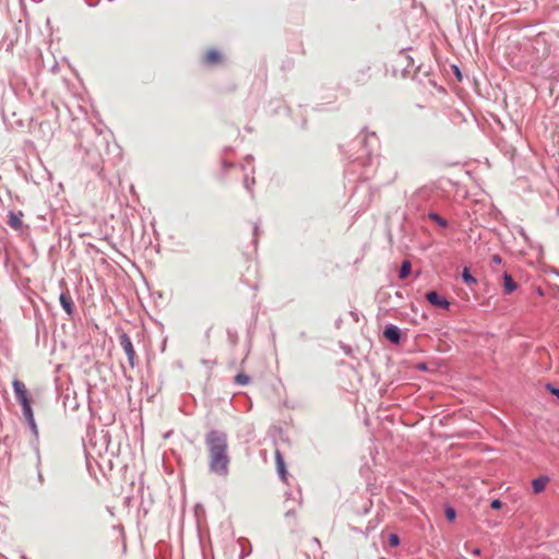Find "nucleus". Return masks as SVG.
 I'll list each match as a JSON object with an SVG mask.
<instances>
[{
	"label": "nucleus",
	"instance_id": "obj_32",
	"mask_svg": "<svg viewBox=\"0 0 559 559\" xmlns=\"http://www.w3.org/2000/svg\"><path fill=\"white\" fill-rule=\"evenodd\" d=\"M371 507H372V502L368 501L367 504L364 506L362 513L364 514L368 513Z\"/></svg>",
	"mask_w": 559,
	"mask_h": 559
},
{
	"label": "nucleus",
	"instance_id": "obj_13",
	"mask_svg": "<svg viewBox=\"0 0 559 559\" xmlns=\"http://www.w3.org/2000/svg\"><path fill=\"white\" fill-rule=\"evenodd\" d=\"M275 464L278 477L285 481L287 477L286 463L280 450L275 452Z\"/></svg>",
	"mask_w": 559,
	"mask_h": 559
},
{
	"label": "nucleus",
	"instance_id": "obj_35",
	"mask_svg": "<svg viewBox=\"0 0 559 559\" xmlns=\"http://www.w3.org/2000/svg\"><path fill=\"white\" fill-rule=\"evenodd\" d=\"M223 166L225 169H228V168L233 167V164L225 160V162H223Z\"/></svg>",
	"mask_w": 559,
	"mask_h": 559
},
{
	"label": "nucleus",
	"instance_id": "obj_37",
	"mask_svg": "<svg viewBox=\"0 0 559 559\" xmlns=\"http://www.w3.org/2000/svg\"><path fill=\"white\" fill-rule=\"evenodd\" d=\"M202 364H204V365H213V364H215V361L207 360V359H202Z\"/></svg>",
	"mask_w": 559,
	"mask_h": 559
},
{
	"label": "nucleus",
	"instance_id": "obj_25",
	"mask_svg": "<svg viewBox=\"0 0 559 559\" xmlns=\"http://www.w3.org/2000/svg\"><path fill=\"white\" fill-rule=\"evenodd\" d=\"M545 389L554 396L557 397V400H559V388L556 386L555 384H552L551 382H547L545 384Z\"/></svg>",
	"mask_w": 559,
	"mask_h": 559
},
{
	"label": "nucleus",
	"instance_id": "obj_27",
	"mask_svg": "<svg viewBox=\"0 0 559 559\" xmlns=\"http://www.w3.org/2000/svg\"><path fill=\"white\" fill-rule=\"evenodd\" d=\"M502 506H503V502L499 498L492 499L490 502V508L492 510H500L502 508Z\"/></svg>",
	"mask_w": 559,
	"mask_h": 559
},
{
	"label": "nucleus",
	"instance_id": "obj_9",
	"mask_svg": "<svg viewBox=\"0 0 559 559\" xmlns=\"http://www.w3.org/2000/svg\"><path fill=\"white\" fill-rule=\"evenodd\" d=\"M12 386H13L15 397L20 404H22V403L26 404V402L31 401L28 391L22 381L14 379L12 382Z\"/></svg>",
	"mask_w": 559,
	"mask_h": 559
},
{
	"label": "nucleus",
	"instance_id": "obj_29",
	"mask_svg": "<svg viewBox=\"0 0 559 559\" xmlns=\"http://www.w3.org/2000/svg\"><path fill=\"white\" fill-rule=\"evenodd\" d=\"M502 262V258L499 254H493L491 257V263L492 264H500Z\"/></svg>",
	"mask_w": 559,
	"mask_h": 559
},
{
	"label": "nucleus",
	"instance_id": "obj_12",
	"mask_svg": "<svg viewBox=\"0 0 559 559\" xmlns=\"http://www.w3.org/2000/svg\"><path fill=\"white\" fill-rule=\"evenodd\" d=\"M502 281H503V283H502L503 293L506 295H511L519 288L518 283L513 280V277L507 271L503 272Z\"/></svg>",
	"mask_w": 559,
	"mask_h": 559
},
{
	"label": "nucleus",
	"instance_id": "obj_42",
	"mask_svg": "<svg viewBox=\"0 0 559 559\" xmlns=\"http://www.w3.org/2000/svg\"><path fill=\"white\" fill-rule=\"evenodd\" d=\"M368 533H369V526L367 527L366 533H365L366 537L368 536Z\"/></svg>",
	"mask_w": 559,
	"mask_h": 559
},
{
	"label": "nucleus",
	"instance_id": "obj_6",
	"mask_svg": "<svg viewBox=\"0 0 559 559\" xmlns=\"http://www.w3.org/2000/svg\"><path fill=\"white\" fill-rule=\"evenodd\" d=\"M425 298L431 306L439 309L449 310L451 306L450 301L437 290H428Z\"/></svg>",
	"mask_w": 559,
	"mask_h": 559
},
{
	"label": "nucleus",
	"instance_id": "obj_26",
	"mask_svg": "<svg viewBox=\"0 0 559 559\" xmlns=\"http://www.w3.org/2000/svg\"><path fill=\"white\" fill-rule=\"evenodd\" d=\"M29 429L32 430V432L35 435V437L37 438L38 436V429H37V425L35 423V418H32V419H28L26 420Z\"/></svg>",
	"mask_w": 559,
	"mask_h": 559
},
{
	"label": "nucleus",
	"instance_id": "obj_36",
	"mask_svg": "<svg viewBox=\"0 0 559 559\" xmlns=\"http://www.w3.org/2000/svg\"><path fill=\"white\" fill-rule=\"evenodd\" d=\"M419 370H427V365L425 362H421L417 367Z\"/></svg>",
	"mask_w": 559,
	"mask_h": 559
},
{
	"label": "nucleus",
	"instance_id": "obj_31",
	"mask_svg": "<svg viewBox=\"0 0 559 559\" xmlns=\"http://www.w3.org/2000/svg\"><path fill=\"white\" fill-rule=\"evenodd\" d=\"M85 2H86V4H87L88 7H91V8H95L96 5H98L99 0H96V1H94V0H86Z\"/></svg>",
	"mask_w": 559,
	"mask_h": 559
},
{
	"label": "nucleus",
	"instance_id": "obj_46",
	"mask_svg": "<svg viewBox=\"0 0 559 559\" xmlns=\"http://www.w3.org/2000/svg\"><path fill=\"white\" fill-rule=\"evenodd\" d=\"M22 559H27V557H26V556H23V557H22Z\"/></svg>",
	"mask_w": 559,
	"mask_h": 559
},
{
	"label": "nucleus",
	"instance_id": "obj_28",
	"mask_svg": "<svg viewBox=\"0 0 559 559\" xmlns=\"http://www.w3.org/2000/svg\"><path fill=\"white\" fill-rule=\"evenodd\" d=\"M259 230H260V228H259V224H258V223H255V224L253 225V239H252V242H253V245H254L255 247H257V245H258Z\"/></svg>",
	"mask_w": 559,
	"mask_h": 559
},
{
	"label": "nucleus",
	"instance_id": "obj_10",
	"mask_svg": "<svg viewBox=\"0 0 559 559\" xmlns=\"http://www.w3.org/2000/svg\"><path fill=\"white\" fill-rule=\"evenodd\" d=\"M59 301L60 306L66 311L69 319H71L74 313L75 306L69 290L61 292V294L59 295Z\"/></svg>",
	"mask_w": 559,
	"mask_h": 559
},
{
	"label": "nucleus",
	"instance_id": "obj_34",
	"mask_svg": "<svg viewBox=\"0 0 559 559\" xmlns=\"http://www.w3.org/2000/svg\"><path fill=\"white\" fill-rule=\"evenodd\" d=\"M246 162H247L248 164H251V163L253 162V156H252V155H250V154H249V155H247V156H246Z\"/></svg>",
	"mask_w": 559,
	"mask_h": 559
},
{
	"label": "nucleus",
	"instance_id": "obj_39",
	"mask_svg": "<svg viewBox=\"0 0 559 559\" xmlns=\"http://www.w3.org/2000/svg\"><path fill=\"white\" fill-rule=\"evenodd\" d=\"M299 337H300L301 340H306V338H307V334H306V332H300V333H299Z\"/></svg>",
	"mask_w": 559,
	"mask_h": 559
},
{
	"label": "nucleus",
	"instance_id": "obj_4",
	"mask_svg": "<svg viewBox=\"0 0 559 559\" xmlns=\"http://www.w3.org/2000/svg\"><path fill=\"white\" fill-rule=\"evenodd\" d=\"M110 444V435L108 431L102 430L99 435H95L91 439V447L95 450L99 455L103 452H108Z\"/></svg>",
	"mask_w": 559,
	"mask_h": 559
},
{
	"label": "nucleus",
	"instance_id": "obj_41",
	"mask_svg": "<svg viewBox=\"0 0 559 559\" xmlns=\"http://www.w3.org/2000/svg\"><path fill=\"white\" fill-rule=\"evenodd\" d=\"M472 554L473 555H479L480 554V549L479 548H475Z\"/></svg>",
	"mask_w": 559,
	"mask_h": 559
},
{
	"label": "nucleus",
	"instance_id": "obj_18",
	"mask_svg": "<svg viewBox=\"0 0 559 559\" xmlns=\"http://www.w3.org/2000/svg\"><path fill=\"white\" fill-rule=\"evenodd\" d=\"M412 273V263L409 260H403L399 270V278L405 280Z\"/></svg>",
	"mask_w": 559,
	"mask_h": 559
},
{
	"label": "nucleus",
	"instance_id": "obj_33",
	"mask_svg": "<svg viewBox=\"0 0 559 559\" xmlns=\"http://www.w3.org/2000/svg\"><path fill=\"white\" fill-rule=\"evenodd\" d=\"M296 512L294 509H288L285 513L286 518L295 516Z\"/></svg>",
	"mask_w": 559,
	"mask_h": 559
},
{
	"label": "nucleus",
	"instance_id": "obj_44",
	"mask_svg": "<svg viewBox=\"0 0 559 559\" xmlns=\"http://www.w3.org/2000/svg\"><path fill=\"white\" fill-rule=\"evenodd\" d=\"M170 433H171V432H167L164 437H165V438H168V437H170Z\"/></svg>",
	"mask_w": 559,
	"mask_h": 559
},
{
	"label": "nucleus",
	"instance_id": "obj_7",
	"mask_svg": "<svg viewBox=\"0 0 559 559\" xmlns=\"http://www.w3.org/2000/svg\"><path fill=\"white\" fill-rule=\"evenodd\" d=\"M382 334L389 342H391L394 345L401 344L403 338L402 330L397 325L392 323H389L384 326Z\"/></svg>",
	"mask_w": 559,
	"mask_h": 559
},
{
	"label": "nucleus",
	"instance_id": "obj_40",
	"mask_svg": "<svg viewBox=\"0 0 559 559\" xmlns=\"http://www.w3.org/2000/svg\"><path fill=\"white\" fill-rule=\"evenodd\" d=\"M38 480L40 483H44V476H43V474L40 472L38 473Z\"/></svg>",
	"mask_w": 559,
	"mask_h": 559
},
{
	"label": "nucleus",
	"instance_id": "obj_22",
	"mask_svg": "<svg viewBox=\"0 0 559 559\" xmlns=\"http://www.w3.org/2000/svg\"><path fill=\"white\" fill-rule=\"evenodd\" d=\"M254 183H255L254 177L249 179L248 175L245 176V178H243V186L248 190V192L251 194V198L254 197V193H253V185Z\"/></svg>",
	"mask_w": 559,
	"mask_h": 559
},
{
	"label": "nucleus",
	"instance_id": "obj_19",
	"mask_svg": "<svg viewBox=\"0 0 559 559\" xmlns=\"http://www.w3.org/2000/svg\"><path fill=\"white\" fill-rule=\"evenodd\" d=\"M427 217L431 221H433L435 223H437L440 227L442 228H447L449 226V223L445 218H443L440 214H438L437 212H429L427 214Z\"/></svg>",
	"mask_w": 559,
	"mask_h": 559
},
{
	"label": "nucleus",
	"instance_id": "obj_38",
	"mask_svg": "<svg viewBox=\"0 0 559 559\" xmlns=\"http://www.w3.org/2000/svg\"><path fill=\"white\" fill-rule=\"evenodd\" d=\"M349 530H350V531H353V532H359V533H361V531H360L358 527L353 526V525H349Z\"/></svg>",
	"mask_w": 559,
	"mask_h": 559
},
{
	"label": "nucleus",
	"instance_id": "obj_2",
	"mask_svg": "<svg viewBox=\"0 0 559 559\" xmlns=\"http://www.w3.org/2000/svg\"><path fill=\"white\" fill-rule=\"evenodd\" d=\"M413 58L405 52L404 49L400 50L393 66L394 73L397 71L402 72L403 78H407L409 74V68L413 67Z\"/></svg>",
	"mask_w": 559,
	"mask_h": 559
},
{
	"label": "nucleus",
	"instance_id": "obj_5",
	"mask_svg": "<svg viewBox=\"0 0 559 559\" xmlns=\"http://www.w3.org/2000/svg\"><path fill=\"white\" fill-rule=\"evenodd\" d=\"M119 344L128 357L130 367L133 368L135 360V350L130 336L123 331H121V333L119 334Z\"/></svg>",
	"mask_w": 559,
	"mask_h": 559
},
{
	"label": "nucleus",
	"instance_id": "obj_8",
	"mask_svg": "<svg viewBox=\"0 0 559 559\" xmlns=\"http://www.w3.org/2000/svg\"><path fill=\"white\" fill-rule=\"evenodd\" d=\"M23 213L22 212H14L10 211L8 215V225L13 228L14 230H19L21 234L24 233V230H28V226H25L22 221Z\"/></svg>",
	"mask_w": 559,
	"mask_h": 559
},
{
	"label": "nucleus",
	"instance_id": "obj_30",
	"mask_svg": "<svg viewBox=\"0 0 559 559\" xmlns=\"http://www.w3.org/2000/svg\"><path fill=\"white\" fill-rule=\"evenodd\" d=\"M452 68H453V71H454L455 75L457 76V79L461 80L462 79V73H461L460 68L457 66H452Z\"/></svg>",
	"mask_w": 559,
	"mask_h": 559
},
{
	"label": "nucleus",
	"instance_id": "obj_3",
	"mask_svg": "<svg viewBox=\"0 0 559 559\" xmlns=\"http://www.w3.org/2000/svg\"><path fill=\"white\" fill-rule=\"evenodd\" d=\"M361 143V154L357 157V159L367 157H371V153L373 151V147L378 144V138L374 132L366 133L361 135L359 139Z\"/></svg>",
	"mask_w": 559,
	"mask_h": 559
},
{
	"label": "nucleus",
	"instance_id": "obj_43",
	"mask_svg": "<svg viewBox=\"0 0 559 559\" xmlns=\"http://www.w3.org/2000/svg\"><path fill=\"white\" fill-rule=\"evenodd\" d=\"M389 241L392 242V235L389 234Z\"/></svg>",
	"mask_w": 559,
	"mask_h": 559
},
{
	"label": "nucleus",
	"instance_id": "obj_11",
	"mask_svg": "<svg viewBox=\"0 0 559 559\" xmlns=\"http://www.w3.org/2000/svg\"><path fill=\"white\" fill-rule=\"evenodd\" d=\"M223 61V55L217 49H209L204 57H203V63L207 67H216Z\"/></svg>",
	"mask_w": 559,
	"mask_h": 559
},
{
	"label": "nucleus",
	"instance_id": "obj_16",
	"mask_svg": "<svg viewBox=\"0 0 559 559\" xmlns=\"http://www.w3.org/2000/svg\"><path fill=\"white\" fill-rule=\"evenodd\" d=\"M237 543L240 547L239 559H245L252 552V546H251L249 539H247L245 537H240L237 540Z\"/></svg>",
	"mask_w": 559,
	"mask_h": 559
},
{
	"label": "nucleus",
	"instance_id": "obj_24",
	"mask_svg": "<svg viewBox=\"0 0 559 559\" xmlns=\"http://www.w3.org/2000/svg\"><path fill=\"white\" fill-rule=\"evenodd\" d=\"M401 544L400 536L395 533H391L388 537V545L390 547H397Z\"/></svg>",
	"mask_w": 559,
	"mask_h": 559
},
{
	"label": "nucleus",
	"instance_id": "obj_45",
	"mask_svg": "<svg viewBox=\"0 0 559 559\" xmlns=\"http://www.w3.org/2000/svg\"><path fill=\"white\" fill-rule=\"evenodd\" d=\"M537 293H538L539 295H543V292H542V289H540V288H538Z\"/></svg>",
	"mask_w": 559,
	"mask_h": 559
},
{
	"label": "nucleus",
	"instance_id": "obj_15",
	"mask_svg": "<svg viewBox=\"0 0 559 559\" xmlns=\"http://www.w3.org/2000/svg\"><path fill=\"white\" fill-rule=\"evenodd\" d=\"M550 478L546 475H542L532 480V490L534 493H540L545 490L546 485L549 483Z\"/></svg>",
	"mask_w": 559,
	"mask_h": 559
},
{
	"label": "nucleus",
	"instance_id": "obj_20",
	"mask_svg": "<svg viewBox=\"0 0 559 559\" xmlns=\"http://www.w3.org/2000/svg\"><path fill=\"white\" fill-rule=\"evenodd\" d=\"M20 405L22 407V414H23L25 420L34 418V412H33V408H32V401L26 402V404L22 403Z\"/></svg>",
	"mask_w": 559,
	"mask_h": 559
},
{
	"label": "nucleus",
	"instance_id": "obj_21",
	"mask_svg": "<svg viewBox=\"0 0 559 559\" xmlns=\"http://www.w3.org/2000/svg\"><path fill=\"white\" fill-rule=\"evenodd\" d=\"M235 383L238 384V385H247L251 382V377L248 376L247 373L245 372H238L236 376H235Z\"/></svg>",
	"mask_w": 559,
	"mask_h": 559
},
{
	"label": "nucleus",
	"instance_id": "obj_23",
	"mask_svg": "<svg viewBox=\"0 0 559 559\" xmlns=\"http://www.w3.org/2000/svg\"><path fill=\"white\" fill-rule=\"evenodd\" d=\"M444 516L449 522H453L456 519V511L453 507L447 504L444 508Z\"/></svg>",
	"mask_w": 559,
	"mask_h": 559
},
{
	"label": "nucleus",
	"instance_id": "obj_14",
	"mask_svg": "<svg viewBox=\"0 0 559 559\" xmlns=\"http://www.w3.org/2000/svg\"><path fill=\"white\" fill-rule=\"evenodd\" d=\"M370 66H364L360 69L356 70L352 78L358 84H365L370 79Z\"/></svg>",
	"mask_w": 559,
	"mask_h": 559
},
{
	"label": "nucleus",
	"instance_id": "obj_1",
	"mask_svg": "<svg viewBox=\"0 0 559 559\" xmlns=\"http://www.w3.org/2000/svg\"><path fill=\"white\" fill-rule=\"evenodd\" d=\"M204 443L209 453V471L219 477L229 474L228 436L224 430L211 429L205 433Z\"/></svg>",
	"mask_w": 559,
	"mask_h": 559
},
{
	"label": "nucleus",
	"instance_id": "obj_17",
	"mask_svg": "<svg viewBox=\"0 0 559 559\" xmlns=\"http://www.w3.org/2000/svg\"><path fill=\"white\" fill-rule=\"evenodd\" d=\"M461 278L462 282L467 286H472L477 283L476 277L472 274L471 269L468 266L463 267L461 272Z\"/></svg>",
	"mask_w": 559,
	"mask_h": 559
}]
</instances>
